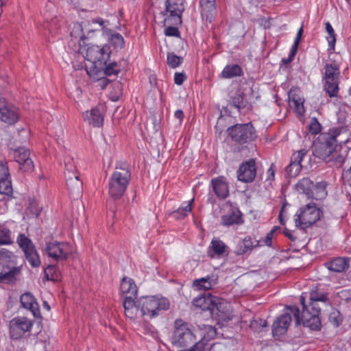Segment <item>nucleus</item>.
<instances>
[{
  "mask_svg": "<svg viewBox=\"0 0 351 351\" xmlns=\"http://www.w3.org/2000/svg\"><path fill=\"white\" fill-rule=\"evenodd\" d=\"M308 130L313 135L319 134L313 147V153L315 157L335 165H339L343 162V157L339 154V149L350 139L346 127H333L328 132H321L322 125L317 118L312 117Z\"/></svg>",
  "mask_w": 351,
  "mask_h": 351,
  "instance_id": "nucleus-1",
  "label": "nucleus"
},
{
  "mask_svg": "<svg viewBox=\"0 0 351 351\" xmlns=\"http://www.w3.org/2000/svg\"><path fill=\"white\" fill-rule=\"evenodd\" d=\"M197 326L199 339L191 324L176 319L171 338L172 345L180 351H204L207 343L215 337L217 330L209 324H199Z\"/></svg>",
  "mask_w": 351,
  "mask_h": 351,
  "instance_id": "nucleus-2",
  "label": "nucleus"
},
{
  "mask_svg": "<svg viewBox=\"0 0 351 351\" xmlns=\"http://www.w3.org/2000/svg\"><path fill=\"white\" fill-rule=\"evenodd\" d=\"M306 293H302L300 298L302 311L300 312L296 306H291L289 309L293 314L296 326L302 324L304 326L308 327L313 330L321 329V319L319 318L321 308L318 302H326L328 301V294L325 292H319L318 289L312 290L310 293L309 302L306 304Z\"/></svg>",
  "mask_w": 351,
  "mask_h": 351,
  "instance_id": "nucleus-3",
  "label": "nucleus"
},
{
  "mask_svg": "<svg viewBox=\"0 0 351 351\" xmlns=\"http://www.w3.org/2000/svg\"><path fill=\"white\" fill-rule=\"evenodd\" d=\"M131 178L128 165L117 166L108 182V194L114 199H120L125 193Z\"/></svg>",
  "mask_w": 351,
  "mask_h": 351,
  "instance_id": "nucleus-4",
  "label": "nucleus"
},
{
  "mask_svg": "<svg viewBox=\"0 0 351 351\" xmlns=\"http://www.w3.org/2000/svg\"><path fill=\"white\" fill-rule=\"evenodd\" d=\"M323 217V212L314 202L302 206L294 215L295 226L305 229L315 223Z\"/></svg>",
  "mask_w": 351,
  "mask_h": 351,
  "instance_id": "nucleus-5",
  "label": "nucleus"
},
{
  "mask_svg": "<svg viewBox=\"0 0 351 351\" xmlns=\"http://www.w3.org/2000/svg\"><path fill=\"white\" fill-rule=\"evenodd\" d=\"M139 305L141 315L153 319L158 317L162 311L168 310L170 303L167 298L146 296L139 298Z\"/></svg>",
  "mask_w": 351,
  "mask_h": 351,
  "instance_id": "nucleus-6",
  "label": "nucleus"
},
{
  "mask_svg": "<svg viewBox=\"0 0 351 351\" xmlns=\"http://www.w3.org/2000/svg\"><path fill=\"white\" fill-rule=\"evenodd\" d=\"M88 44L84 47L82 53L85 59L90 62V66H86V70L88 68H96L99 65H104L106 61L109 60L111 50L108 45L99 46Z\"/></svg>",
  "mask_w": 351,
  "mask_h": 351,
  "instance_id": "nucleus-7",
  "label": "nucleus"
},
{
  "mask_svg": "<svg viewBox=\"0 0 351 351\" xmlns=\"http://www.w3.org/2000/svg\"><path fill=\"white\" fill-rule=\"evenodd\" d=\"M227 132L234 143L240 145L250 143L257 136L252 123L235 124L229 127Z\"/></svg>",
  "mask_w": 351,
  "mask_h": 351,
  "instance_id": "nucleus-8",
  "label": "nucleus"
},
{
  "mask_svg": "<svg viewBox=\"0 0 351 351\" xmlns=\"http://www.w3.org/2000/svg\"><path fill=\"white\" fill-rule=\"evenodd\" d=\"M184 10V0H166L165 9L161 13L164 25H180Z\"/></svg>",
  "mask_w": 351,
  "mask_h": 351,
  "instance_id": "nucleus-9",
  "label": "nucleus"
},
{
  "mask_svg": "<svg viewBox=\"0 0 351 351\" xmlns=\"http://www.w3.org/2000/svg\"><path fill=\"white\" fill-rule=\"evenodd\" d=\"M73 246L69 242L51 241L46 243V254L57 262L67 260L73 254Z\"/></svg>",
  "mask_w": 351,
  "mask_h": 351,
  "instance_id": "nucleus-10",
  "label": "nucleus"
},
{
  "mask_svg": "<svg viewBox=\"0 0 351 351\" xmlns=\"http://www.w3.org/2000/svg\"><path fill=\"white\" fill-rule=\"evenodd\" d=\"M34 325V322L26 317H16L10 321L9 332L11 339H19L25 334L29 332Z\"/></svg>",
  "mask_w": 351,
  "mask_h": 351,
  "instance_id": "nucleus-11",
  "label": "nucleus"
},
{
  "mask_svg": "<svg viewBox=\"0 0 351 351\" xmlns=\"http://www.w3.org/2000/svg\"><path fill=\"white\" fill-rule=\"evenodd\" d=\"M209 313L211 317L219 323L228 322L232 319L229 305L223 299L217 296L215 297Z\"/></svg>",
  "mask_w": 351,
  "mask_h": 351,
  "instance_id": "nucleus-12",
  "label": "nucleus"
},
{
  "mask_svg": "<svg viewBox=\"0 0 351 351\" xmlns=\"http://www.w3.org/2000/svg\"><path fill=\"white\" fill-rule=\"evenodd\" d=\"M117 64L115 61H106L104 65H99L96 68H88L86 73L93 80H99L104 78V75L110 76L117 75L119 70L117 69Z\"/></svg>",
  "mask_w": 351,
  "mask_h": 351,
  "instance_id": "nucleus-13",
  "label": "nucleus"
},
{
  "mask_svg": "<svg viewBox=\"0 0 351 351\" xmlns=\"http://www.w3.org/2000/svg\"><path fill=\"white\" fill-rule=\"evenodd\" d=\"M64 176L69 191L71 193L80 195L82 191V182L76 173V167L71 162L65 164Z\"/></svg>",
  "mask_w": 351,
  "mask_h": 351,
  "instance_id": "nucleus-14",
  "label": "nucleus"
},
{
  "mask_svg": "<svg viewBox=\"0 0 351 351\" xmlns=\"http://www.w3.org/2000/svg\"><path fill=\"white\" fill-rule=\"evenodd\" d=\"M256 176L255 160L252 158L243 162L237 171V178L244 183L252 182Z\"/></svg>",
  "mask_w": 351,
  "mask_h": 351,
  "instance_id": "nucleus-15",
  "label": "nucleus"
},
{
  "mask_svg": "<svg viewBox=\"0 0 351 351\" xmlns=\"http://www.w3.org/2000/svg\"><path fill=\"white\" fill-rule=\"evenodd\" d=\"M289 105L293 110L298 117H303L305 114L304 106V99L301 90L298 88H291L288 94Z\"/></svg>",
  "mask_w": 351,
  "mask_h": 351,
  "instance_id": "nucleus-16",
  "label": "nucleus"
},
{
  "mask_svg": "<svg viewBox=\"0 0 351 351\" xmlns=\"http://www.w3.org/2000/svg\"><path fill=\"white\" fill-rule=\"evenodd\" d=\"M88 23H76L73 25V29L71 32V37L73 40H76L79 45V51L81 53H84V49L88 44L87 36L86 35L85 31H91L89 28Z\"/></svg>",
  "mask_w": 351,
  "mask_h": 351,
  "instance_id": "nucleus-17",
  "label": "nucleus"
},
{
  "mask_svg": "<svg viewBox=\"0 0 351 351\" xmlns=\"http://www.w3.org/2000/svg\"><path fill=\"white\" fill-rule=\"evenodd\" d=\"M19 111L16 107L5 102L0 99V120L8 123L14 124L19 119Z\"/></svg>",
  "mask_w": 351,
  "mask_h": 351,
  "instance_id": "nucleus-18",
  "label": "nucleus"
},
{
  "mask_svg": "<svg viewBox=\"0 0 351 351\" xmlns=\"http://www.w3.org/2000/svg\"><path fill=\"white\" fill-rule=\"evenodd\" d=\"M228 246L219 239L214 237L207 248V255L211 258H220L228 256Z\"/></svg>",
  "mask_w": 351,
  "mask_h": 351,
  "instance_id": "nucleus-19",
  "label": "nucleus"
},
{
  "mask_svg": "<svg viewBox=\"0 0 351 351\" xmlns=\"http://www.w3.org/2000/svg\"><path fill=\"white\" fill-rule=\"evenodd\" d=\"M291 306H287L288 312L285 314L280 315L278 319L274 322L272 326V333L274 336H280L285 334L291 321V315L293 316V314L291 312L289 307Z\"/></svg>",
  "mask_w": 351,
  "mask_h": 351,
  "instance_id": "nucleus-20",
  "label": "nucleus"
},
{
  "mask_svg": "<svg viewBox=\"0 0 351 351\" xmlns=\"http://www.w3.org/2000/svg\"><path fill=\"white\" fill-rule=\"evenodd\" d=\"M83 119L85 122L94 128L101 127L104 124V112L98 106L87 110L83 113Z\"/></svg>",
  "mask_w": 351,
  "mask_h": 351,
  "instance_id": "nucleus-21",
  "label": "nucleus"
},
{
  "mask_svg": "<svg viewBox=\"0 0 351 351\" xmlns=\"http://www.w3.org/2000/svg\"><path fill=\"white\" fill-rule=\"evenodd\" d=\"M119 293L121 297L126 298L131 297L136 298L138 295V287L134 280L129 277H123L120 283Z\"/></svg>",
  "mask_w": 351,
  "mask_h": 351,
  "instance_id": "nucleus-22",
  "label": "nucleus"
},
{
  "mask_svg": "<svg viewBox=\"0 0 351 351\" xmlns=\"http://www.w3.org/2000/svg\"><path fill=\"white\" fill-rule=\"evenodd\" d=\"M15 160L20 165V168L24 171H32L34 164L29 158V152L24 147H20L14 152Z\"/></svg>",
  "mask_w": 351,
  "mask_h": 351,
  "instance_id": "nucleus-23",
  "label": "nucleus"
},
{
  "mask_svg": "<svg viewBox=\"0 0 351 351\" xmlns=\"http://www.w3.org/2000/svg\"><path fill=\"white\" fill-rule=\"evenodd\" d=\"M210 184L213 191L219 199H224L229 195L228 184L225 177L213 178Z\"/></svg>",
  "mask_w": 351,
  "mask_h": 351,
  "instance_id": "nucleus-24",
  "label": "nucleus"
},
{
  "mask_svg": "<svg viewBox=\"0 0 351 351\" xmlns=\"http://www.w3.org/2000/svg\"><path fill=\"white\" fill-rule=\"evenodd\" d=\"M20 301L23 308L29 310L34 317H40L39 305L34 296L30 293H25L21 295Z\"/></svg>",
  "mask_w": 351,
  "mask_h": 351,
  "instance_id": "nucleus-25",
  "label": "nucleus"
},
{
  "mask_svg": "<svg viewBox=\"0 0 351 351\" xmlns=\"http://www.w3.org/2000/svg\"><path fill=\"white\" fill-rule=\"evenodd\" d=\"M215 297L210 293H204L195 298L192 301V304L195 309L210 311Z\"/></svg>",
  "mask_w": 351,
  "mask_h": 351,
  "instance_id": "nucleus-26",
  "label": "nucleus"
},
{
  "mask_svg": "<svg viewBox=\"0 0 351 351\" xmlns=\"http://www.w3.org/2000/svg\"><path fill=\"white\" fill-rule=\"evenodd\" d=\"M123 307L125 316L130 319H135L141 311L139 298H132L131 297L125 298Z\"/></svg>",
  "mask_w": 351,
  "mask_h": 351,
  "instance_id": "nucleus-27",
  "label": "nucleus"
},
{
  "mask_svg": "<svg viewBox=\"0 0 351 351\" xmlns=\"http://www.w3.org/2000/svg\"><path fill=\"white\" fill-rule=\"evenodd\" d=\"M259 245V242H256V240L253 241L250 236H247L239 241L234 252L237 256L243 255L253 249L258 247Z\"/></svg>",
  "mask_w": 351,
  "mask_h": 351,
  "instance_id": "nucleus-28",
  "label": "nucleus"
},
{
  "mask_svg": "<svg viewBox=\"0 0 351 351\" xmlns=\"http://www.w3.org/2000/svg\"><path fill=\"white\" fill-rule=\"evenodd\" d=\"M243 223L242 213L239 209L232 208L230 213L221 216V223L223 226L240 225Z\"/></svg>",
  "mask_w": 351,
  "mask_h": 351,
  "instance_id": "nucleus-29",
  "label": "nucleus"
},
{
  "mask_svg": "<svg viewBox=\"0 0 351 351\" xmlns=\"http://www.w3.org/2000/svg\"><path fill=\"white\" fill-rule=\"evenodd\" d=\"M243 75L242 68L237 64H227L221 72L219 77L223 79H231Z\"/></svg>",
  "mask_w": 351,
  "mask_h": 351,
  "instance_id": "nucleus-30",
  "label": "nucleus"
},
{
  "mask_svg": "<svg viewBox=\"0 0 351 351\" xmlns=\"http://www.w3.org/2000/svg\"><path fill=\"white\" fill-rule=\"evenodd\" d=\"M16 256L5 248H0V273L4 268L8 269L14 265Z\"/></svg>",
  "mask_w": 351,
  "mask_h": 351,
  "instance_id": "nucleus-31",
  "label": "nucleus"
},
{
  "mask_svg": "<svg viewBox=\"0 0 351 351\" xmlns=\"http://www.w3.org/2000/svg\"><path fill=\"white\" fill-rule=\"evenodd\" d=\"M327 186L328 183L326 181L317 182L315 185H313L310 197L316 200L324 199L328 195Z\"/></svg>",
  "mask_w": 351,
  "mask_h": 351,
  "instance_id": "nucleus-32",
  "label": "nucleus"
},
{
  "mask_svg": "<svg viewBox=\"0 0 351 351\" xmlns=\"http://www.w3.org/2000/svg\"><path fill=\"white\" fill-rule=\"evenodd\" d=\"M200 12L206 19L211 18L216 11V0H200Z\"/></svg>",
  "mask_w": 351,
  "mask_h": 351,
  "instance_id": "nucleus-33",
  "label": "nucleus"
},
{
  "mask_svg": "<svg viewBox=\"0 0 351 351\" xmlns=\"http://www.w3.org/2000/svg\"><path fill=\"white\" fill-rule=\"evenodd\" d=\"M327 268L335 272H342L349 266L348 260L345 258L338 257L326 263Z\"/></svg>",
  "mask_w": 351,
  "mask_h": 351,
  "instance_id": "nucleus-34",
  "label": "nucleus"
},
{
  "mask_svg": "<svg viewBox=\"0 0 351 351\" xmlns=\"http://www.w3.org/2000/svg\"><path fill=\"white\" fill-rule=\"evenodd\" d=\"M83 23H88L89 28L91 31H85L88 40L92 38L96 33H99L104 27V21L101 18L92 19L90 21H84Z\"/></svg>",
  "mask_w": 351,
  "mask_h": 351,
  "instance_id": "nucleus-35",
  "label": "nucleus"
},
{
  "mask_svg": "<svg viewBox=\"0 0 351 351\" xmlns=\"http://www.w3.org/2000/svg\"><path fill=\"white\" fill-rule=\"evenodd\" d=\"M340 71L339 65L335 63H326L324 66L323 80H339Z\"/></svg>",
  "mask_w": 351,
  "mask_h": 351,
  "instance_id": "nucleus-36",
  "label": "nucleus"
},
{
  "mask_svg": "<svg viewBox=\"0 0 351 351\" xmlns=\"http://www.w3.org/2000/svg\"><path fill=\"white\" fill-rule=\"evenodd\" d=\"M193 202V199H191L188 202H184L176 210L172 212L170 215L176 219H184L191 212V205Z\"/></svg>",
  "mask_w": 351,
  "mask_h": 351,
  "instance_id": "nucleus-37",
  "label": "nucleus"
},
{
  "mask_svg": "<svg viewBox=\"0 0 351 351\" xmlns=\"http://www.w3.org/2000/svg\"><path fill=\"white\" fill-rule=\"evenodd\" d=\"M324 89L330 97H336L339 93V80H323Z\"/></svg>",
  "mask_w": 351,
  "mask_h": 351,
  "instance_id": "nucleus-38",
  "label": "nucleus"
},
{
  "mask_svg": "<svg viewBox=\"0 0 351 351\" xmlns=\"http://www.w3.org/2000/svg\"><path fill=\"white\" fill-rule=\"evenodd\" d=\"M25 259L32 267H38L41 265V260L36 247L23 252Z\"/></svg>",
  "mask_w": 351,
  "mask_h": 351,
  "instance_id": "nucleus-39",
  "label": "nucleus"
},
{
  "mask_svg": "<svg viewBox=\"0 0 351 351\" xmlns=\"http://www.w3.org/2000/svg\"><path fill=\"white\" fill-rule=\"evenodd\" d=\"M12 243L10 229L5 223H0V245H11Z\"/></svg>",
  "mask_w": 351,
  "mask_h": 351,
  "instance_id": "nucleus-40",
  "label": "nucleus"
},
{
  "mask_svg": "<svg viewBox=\"0 0 351 351\" xmlns=\"http://www.w3.org/2000/svg\"><path fill=\"white\" fill-rule=\"evenodd\" d=\"M16 243L23 252L28 251L35 247L32 241L24 233H20L17 236Z\"/></svg>",
  "mask_w": 351,
  "mask_h": 351,
  "instance_id": "nucleus-41",
  "label": "nucleus"
},
{
  "mask_svg": "<svg viewBox=\"0 0 351 351\" xmlns=\"http://www.w3.org/2000/svg\"><path fill=\"white\" fill-rule=\"evenodd\" d=\"M313 187V182L308 178H304L297 184V189L310 197Z\"/></svg>",
  "mask_w": 351,
  "mask_h": 351,
  "instance_id": "nucleus-42",
  "label": "nucleus"
},
{
  "mask_svg": "<svg viewBox=\"0 0 351 351\" xmlns=\"http://www.w3.org/2000/svg\"><path fill=\"white\" fill-rule=\"evenodd\" d=\"M193 285L199 290H209L214 285V282L210 276H206L199 279H195L193 282Z\"/></svg>",
  "mask_w": 351,
  "mask_h": 351,
  "instance_id": "nucleus-43",
  "label": "nucleus"
},
{
  "mask_svg": "<svg viewBox=\"0 0 351 351\" xmlns=\"http://www.w3.org/2000/svg\"><path fill=\"white\" fill-rule=\"evenodd\" d=\"M21 271V266L13 267L11 269L6 267L2 270V273H0V281L5 280H11L16 276L19 275Z\"/></svg>",
  "mask_w": 351,
  "mask_h": 351,
  "instance_id": "nucleus-44",
  "label": "nucleus"
},
{
  "mask_svg": "<svg viewBox=\"0 0 351 351\" xmlns=\"http://www.w3.org/2000/svg\"><path fill=\"white\" fill-rule=\"evenodd\" d=\"M326 30L328 33V36H326V40L328 43V47L330 50H335V43H336V34L335 30L329 22H326L325 23Z\"/></svg>",
  "mask_w": 351,
  "mask_h": 351,
  "instance_id": "nucleus-45",
  "label": "nucleus"
},
{
  "mask_svg": "<svg viewBox=\"0 0 351 351\" xmlns=\"http://www.w3.org/2000/svg\"><path fill=\"white\" fill-rule=\"evenodd\" d=\"M45 278L47 280L57 281L60 277V272L56 265H48L44 271Z\"/></svg>",
  "mask_w": 351,
  "mask_h": 351,
  "instance_id": "nucleus-46",
  "label": "nucleus"
},
{
  "mask_svg": "<svg viewBox=\"0 0 351 351\" xmlns=\"http://www.w3.org/2000/svg\"><path fill=\"white\" fill-rule=\"evenodd\" d=\"M13 189L10 178H5L0 180V193L7 196H11Z\"/></svg>",
  "mask_w": 351,
  "mask_h": 351,
  "instance_id": "nucleus-47",
  "label": "nucleus"
},
{
  "mask_svg": "<svg viewBox=\"0 0 351 351\" xmlns=\"http://www.w3.org/2000/svg\"><path fill=\"white\" fill-rule=\"evenodd\" d=\"M280 230V228L278 226H274L271 230L267 234L265 237L263 239L260 240H256V242H259L260 245L258 247L261 246H268L271 247L272 244V239L274 237V234L276 232V231Z\"/></svg>",
  "mask_w": 351,
  "mask_h": 351,
  "instance_id": "nucleus-48",
  "label": "nucleus"
},
{
  "mask_svg": "<svg viewBox=\"0 0 351 351\" xmlns=\"http://www.w3.org/2000/svg\"><path fill=\"white\" fill-rule=\"evenodd\" d=\"M167 62L170 68L176 69L182 63L183 58L181 56H176L174 53H169Z\"/></svg>",
  "mask_w": 351,
  "mask_h": 351,
  "instance_id": "nucleus-49",
  "label": "nucleus"
},
{
  "mask_svg": "<svg viewBox=\"0 0 351 351\" xmlns=\"http://www.w3.org/2000/svg\"><path fill=\"white\" fill-rule=\"evenodd\" d=\"M343 321V317L339 311L333 309L329 314V322L335 327L340 326Z\"/></svg>",
  "mask_w": 351,
  "mask_h": 351,
  "instance_id": "nucleus-50",
  "label": "nucleus"
},
{
  "mask_svg": "<svg viewBox=\"0 0 351 351\" xmlns=\"http://www.w3.org/2000/svg\"><path fill=\"white\" fill-rule=\"evenodd\" d=\"M301 169V164H296L291 161L290 164L286 167V172L289 177L293 178L297 176Z\"/></svg>",
  "mask_w": 351,
  "mask_h": 351,
  "instance_id": "nucleus-51",
  "label": "nucleus"
},
{
  "mask_svg": "<svg viewBox=\"0 0 351 351\" xmlns=\"http://www.w3.org/2000/svg\"><path fill=\"white\" fill-rule=\"evenodd\" d=\"M110 43L115 47L122 49L124 47L125 41L121 34L119 33L112 34L110 36Z\"/></svg>",
  "mask_w": 351,
  "mask_h": 351,
  "instance_id": "nucleus-52",
  "label": "nucleus"
},
{
  "mask_svg": "<svg viewBox=\"0 0 351 351\" xmlns=\"http://www.w3.org/2000/svg\"><path fill=\"white\" fill-rule=\"evenodd\" d=\"M307 151L304 149L293 153L291 157V161L296 164H301L304 157L306 155Z\"/></svg>",
  "mask_w": 351,
  "mask_h": 351,
  "instance_id": "nucleus-53",
  "label": "nucleus"
},
{
  "mask_svg": "<svg viewBox=\"0 0 351 351\" xmlns=\"http://www.w3.org/2000/svg\"><path fill=\"white\" fill-rule=\"evenodd\" d=\"M167 27L165 29V34L167 36H178L180 34L178 28L176 27L178 25H165Z\"/></svg>",
  "mask_w": 351,
  "mask_h": 351,
  "instance_id": "nucleus-54",
  "label": "nucleus"
},
{
  "mask_svg": "<svg viewBox=\"0 0 351 351\" xmlns=\"http://www.w3.org/2000/svg\"><path fill=\"white\" fill-rule=\"evenodd\" d=\"M187 77L184 72H176L174 74V83L176 85L180 86L186 80Z\"/></svg>",
  "mask_w": 351,
  "mask_h": 351,
  "instance_id": "nucleus-55",
  "label": "nucleus"
},
{
  "mask_svg": "<svg viewBox=\"0 0 351 351\" xmlns=\"http://www.w3.org/2000/svg\"><path fill=\"white\" fill-rule=\"evenodd\" d=\"M275 172H276V166L274 163H272L270 167L267 169L266 173V182H268L271 184L275 178Z\"/></svg>",
  "mask_w": 351,
  "mask_h": 351,
  "instance_id": "nucleus-56",
  "label": "nucleus"
},
{
  "mask_svg": "<svg viewBox=\"0 0 351 351\" xmlns=\"http://www.w3.org/2000/svg\"><path fill=\"white\" fill-rule=\"evenodd\" d=\"M10 175L6 162H0V180L10 178Z\"/></svg>",
  "mask_w": 351,
  "mask_h": 351,
  "instance_id": "nucleus-57",
  "label": "nucleus"
},
{
  "mask_svg": "<svg viewBox=\"0 0 351 351\" xmlns=\"http://www.w3.org/2000/svg\"><path fill=\"white\" fill-rule=\"evenodd\" d=\"M343 175L345 182L351 188V167Z\"/></svg>",
  "mask_w": 351,
  "mask_h": 351,
  "instance_id": "nucleus-58",
  "label": "nucleus"
},
{
  "mask_svg": "<svg viewBox=\"0 0 351 351\" xmlns=\"http://www.w3.org/2000/svg\"><path fill=\"white\" fill-rule=\"evenodd\" d=\"M242 101V97L239 95L232 98V104L237 109L241 108Z\"/></svg>",
  "mask_w": 351,
  "mask_h": 351,
  "instance_id": "nucleus-59",
  "label": "nucleus"
},
{
  "mask_svg": "<svg viewBox=\"0 0 351 351\" xmlns=\"http://www.w3.org/2000/svg\"><path fill=\"white\" fill-rule=\"evenodd\" d=\"M285 235L291 241H293L296 239V237L293 234L292 231L285 228L284 230Z\"/></svg>",
  "mask_w": 351,
  "mask_h": 351,
  "instance_id": "nucleus-60",
  "label": "nucleus"
},
{
  "mask_svg": "<svg viewBox=\"0 0 351 351\" xmlns=\"http://www.w3.org/2000/svg\"><path fill=\"white\" fill-rule=\"evenodd\" d=\"M174 117L176 119H179L180 123H181L184 117L183 111L182 110H177L174 113Z\"/></svg>",
  "mask_w": 351,
  "mask_h": 351,
  "instance_id": "nucleus-61",
  "label": "nucleus"
},
{
  "mask_svg": "<svg viewBox=\"0 0 351 351\" xmlns=\"http://www.w3.org/2000/svg\"><path fill=\"white\" fill-rule=\"evenodd\" d=\"M302 34H303V28H302V27H301L298 29V32H297V35H296V36H298V37H300V38H302Z\"/></svg>",
  "mask_w": 351,
  "mask_h": 351,
  "instance_id": "nucleus-62",
  "label": "nucleus"
},
{
  "mask_svg": "<svg viewBox=\"0 0 351 351\" xmlns=\"http://www.w3.org/2000/svg\"><path fill=\"white\" fill-rule=\"evenodd\" d=\"M302 38H300L298 36H296L295 38V40H294V42H293V44H296L297 45L299 46V44H300V40H301Z\"/></svg>",
  "mask_w": 351,
  "mask_h": 351,
  "instance_id": "nucleus-63",
  "label": "nucleus"
},
{
  "mask_svg": "<svg viewBox=\"0 0 351 351\" xmlns=\"http://www.w3.org/2000/svg\"><path fill=\"white\" fill-rule=\"evenodd\" d=\"M302 38H300L298 36H296L295 38V40H294V42H293V44H296L297 45L299 46V44H300V40H301Z\"/></svg>",
  "mask_w": 351,
  "mask_h": 351,
  "instance_id": "nucleus-64",
  "label": "nucleus"
}]
</instances>
